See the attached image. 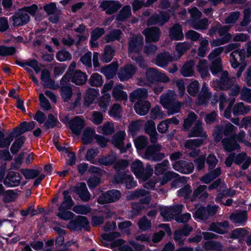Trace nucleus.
<instances>
[{
  "mask_svg": "<svg viewBox=\"0 0 251 251\" xmlns=\"http://www.w3.org/2000/svg\"><path fill=\"white\" fill-rule=\"evenodd\" d=\"M204 247L206 251H210L211 250L220 251L222 248L220 243L213 241H209L205 243Z\"/></svg>",
  "mask_w": 251,
  "mask_h": 251,
  "instance_id": "58",
  "label": "nucleus"
},
{
  "mask_svg": "<svg viewBox=\"0 0 251 251\" xmlns=\"http://www.w3.org/2000/svg\"><path fill=\"white\" fill-rule=\"evenodd\" d=\"M197 69L201 74V77H204L208 74L207 61L204 59H201L199 61L197 66Z\"/></svg>",
  "mask_w": 251,
  "mask_h": 251,
  "instance_id": "50",
  "label": "nucleus"
},
{
  "mask_svg": "<svg viewBox=\"0 0 251 251\" xmlns=\"http://www.w3.org/2000/svg\"><path fill=\"white\" fill-rule=\"evenodd\" d=\"M24 142V138L20 137L17 139L11 147V151L13 153H16L22 147Z\"/></svg>",
  "mask_w": 251,
  "mask_h": 251,
  "instance_id": "62",
  "label": "nucleus"
},
{
  "mask_svg": "<svg viewBox=\"0 0 251 251\" xmlns=\"http://www.w3.org/2000/svg\"><path fill=\"white\" fill-rule=\"evenodd\" d=\"M113 182L114 183H123L125 184L126 188L128 189L135 187L136 186V182L133 178L129 174H119L114 178Z\"/></svg>",
  "mask_w": 251,
  "mask_h": 251,
  "instance_id": "10",
  "label": "nucleus"
},
{
  "mask_svg": "<svg viewBox=\"0 0 251 251\" xmlns=\"http://www.w3.org/2000/svg\"><path fill=\"white\" fill-rule=\"evenodd\" d=\"M230 219L234 223L242 225L246 221V212L243 211L240 213L233 214L230 216Z\"/></svg>",
  "mask_w": 251,
  "mask_h": 251,
  "instance_id": "39",
  "label": "nucleus"
},
{
  "mask_svg": "<svg viewBox=\"0 0 251 251\" xmlns=\"http://www.w3.org/2000/svg\"><path fill=\"white\" fill-rule=\"evenodd\" d=\"M131 168L140 181H146L152 174L151 167L148 166L144 168L142 162L139 160L132 163Z\"/></svg>",
  "mask_w": 251,
  "mask_h": 251,
  "instance_id": "4",
  "label": "nucleus"
},
{
  "mask_svg": "<svg viewBox=\"0 0 251 251\" xmlns=\"http://www.w3.org/2000/svg\"><path fill=\"white\" fill-rule=\"evenodd\" d=\"M222 142L225 150L228 151L237 149L239 148V145L235 141V137H232L230 139H224Z\"/></svg>",
  "mask_w": 251,
  "mask_h": 251,
  "instance_id": "35",
  "label": "nucleus"
},
{
  "mask_svg": "<svg viewBox=\"0 0 251 251\" xmlns=\"http://www.w3.org/2000/svg\"><path fill=\"white\" fill-rule=\"evenodd\" d=\"M170 36L175 40H181L183 37L182 29L179 25H175L170 31Z\"/></svg>",
  "mask_w": 251,
  "mask_h": 251,
  "instance_id": "32",
  "label": "nucleus"
},
{
  "mask_svg": "<svg viewBox=\"0 0 251 251\" xmlns=\"http://www.w3.org/2000/svg\"><path fill=\"white\" fill-rule=\"evenodd\" d=\"M61 95L65 101L69 100L72 95L71 87L68 86L62 87L61 89Z\"/></svg>",
  "mask_w": 251,
  "mask_h": 251,
  "instance_id": "63",
  "label": "nucleus"
},
{
  "mask_svg": "<svg viewBox=\"0 0 251 251\" xmlns=\"http://www.w3.org/2000/svg\"><path fill=\"white\" fill-rule=\"evenodd\" d=\"M121 107L117 104H114L109 112L110 116L114 117L115 119H119L121 117Z\"/></svg>",
  "mask_w": 251,
  "mask_h": 251,
  "instance_id": "64",
  "label": "nucleus"
},
{
  "mask_svg": "<svg viewBox=\"0 0 251 251\" xmlns=\"http://www.w3.org/2000/svg\"><path fill=\"white\" fill-rule=\"evenodd\" d=\"M161 149V146L159 145L150 146L145 152V157L153 161H158L162 159L164 157V155L158 152Z\"/></svg>",
  "mask_w": 251,
  "mask_h": 251,
  "instance_id": "9",
  "label": "nucleus"
},
{
  "mask_svg": "<svg viewBox=\"0 0 251 251\" xmlns=\"http://www.w3.org/2000/svg\"><path fill=\"white\" fill-rule=\"evenodd\" d=\"M35 125V122L33 121L29 123H23L18 128L15 129L14 132L18 134H23L34 128Z\"/></svg>",
  "mask_w": 251,
  "mask_h": 251,
  "instance_id": "37",
  "label": "nucleus"
},
{
  "mask_svg": "<svg viewBox=\"0 0 251 251\" xmlns=\"http://www.w3.org/2000/svg\"><path fill=\"white\" fill-rule=\"evenodd\" d=\"M100 7L106 11V13L110 14L114 13L120 8L118 2L114 1H103L100 4Z\"/></svg>",
  "mask_w": 251,
  "mask_h": 251,
  "instance_id": "21",
  "label": "nucleus"
},
{
  "mask_svg": "<svg viewBox=\"0 0 251 251\" xmlns=\"http://www.w3.org/2000/svg\"><path fill=\"white\" fill-rule=\"evenodd\" d=\"M178 175L172 172H168L166 173L160 181V185H163L173 178H176L172 183V186H175L180 182L177 179Z\"/></svg>",
  "mask_w": 251,
  "mask_h": 251,
  "instance_id": "27",
  "label": "nucleus"
},
{
  "mask_svg": "<svg viewBox=\"0 0 251 251\" xmlns=\"http://www.w3.org/2000/svg\"><path fill=\"white\" fill-rule=\"evenodd\" d=\"M234 157V155L233 154H230L226 158L225 163L227 167L230 166L233 161L238 164L244 162L242 168L243 169L245 170L249 167L251 162V158L249 157H247L245 153L238 154L235 159Z\"/></svg>",
  "mask_w": 251,
  "mask_h": 251,
  "instance_id": "8",
  "label": "nucleus"
},
{
  "mask_svg": "<svg viewBox=\"0 0 251 251\" xmlns=\"http://www.w3.org/2000/svg\"><path fill=\"white\" fill-rule=\"evenodd\" d=\"M247 56H251V41L248 42L247 44ZM245 50H236L232 52L230 55L229 61L231 66L233 68H237L240 62L243 60L246 57Z\"/></svg>",
  "mask_w": 251,
  "mask_h": 251,
  "instance_id": "6",
  "label": "nucleus"
},
{
  "mask_svg": "<svg viewBox=\"0 0 251 251\" xmlns=\"http://www.w3.org/2000/svg\"><path fill=\"white\" fill-rule=\"evenodd\" d=\"M227 76L228 74L227 72H223L220 79V81H214L213 84V87L217 90L226 89H228L229 87H231L230 92V95L232 96H236L239 93L240 88L237 85H233L230 86L231 80L228 79Z\"/></svg>",
  "mask_w": 251,
  "mask_h": 251,
  "instance_id": "5",
  "label": "nucleus"
},
{
  "mask_svg": "<svg viewBox=\"0 0 251 251\" xmlns=\"http://www.w3.org/2000/svg\"><path fill=\"white\" fill-rule=\"evenodd\" d=\"M143 44V38L135 37L129 44V54L133 60L137 61L139 66L144 68L147 64L141 58L139 57L138 52L141 50Z\"/></svg>",
  "mask_w": 251,
  "mask_h": 251,
  "instance_id": "3",
  "label": "nucleus"
},
{
  "mask_svg": "<svg viewBox=\"0 0 251 251\" xmlns=\"http://www.w3.org/2000/svg\"><path fill=\"white\" fill-rule=\"evenodd\" d=\"M113 97L117 100H124L127 99V95L123 91L122 86L118 85L113 89Z\"/></svg>",
  "mask_w": 251,
  "mask_h": 251,
  "instance_id": "41",
  "label": "nucleus"
},
{
  "mask_svg": "<svg viewBox=\"0 0 251 251\" xmlns=\"http://www.w3.org/2000/svg\"><path fill=\"white\" fill-rule=\"evenodd\" d=\"M205 136V133L203 132L201 127V123L200 121H198L196 124L195 126L193 128L189 134V137H196L201 136L204 137Z\"/></svg>",
  "mask_w": 251,
  "mask_h": 251,
  "instance_id": "42",
  "label": "nucleus"
},
{
  "mask_svg": "<svg viewBox=\"0 0 251 251\" xmlns=\"http://www.w3.org/2000/svg\"><path fill=\"white\" fill-rule=\"evenodd\" d=\"M202 143V140L200 139L187 140L185 144L187 153L192 157L197 156L199 153V151L196 148L201 146Z\"/></svg>",
  "mask_w": 251,
  "mask_h": 251,
  "instance_id": "15",
  "label": "nucleus"
},
{
  "mask_svg": "<svg viewBox=\"0 0 251 251\" xmlns=\"http://www.w3.org/2000/svg\"><path fill=\"white\" fill-rule=\"evenodd\" d=\"M174 92L170 91V94L163 95L161 96L160 102L164 107L168 110L169 115H172L178 112L180 110V104L179 102H173L171 100L170 95H173Z\"/></svg>",
  "mask_w": 251,
  "mask_h": 251,
  "instance_id": "7",
  "label": "nucleus"
},
{
  "mask_svg": "<svg viewBox=\"0 0 251 251\" xmlns=\"http://www.w3.org/2000/svg\"><path fill=\"white\" fill-rule=\"evenodd\" d=\"M13 133H10L9 136L5 137L4 134L0 131V148H8L13 140Z\"/></svg>",
  "mask_w": 251,
  "mask_h": 251,
  "instance_id": "44",
  "label": "nucleus"
},
{
  "mask_svg": "<svg viewBox=\"0 0 251 251\" xmlns=\"http://www.w3.org/2000/svg\"><path fill=\"white\" fill-rule=\"evenodd\" d=\"M228 223L225 221L223 223H213L210 226V229L213 231L220 234H223L226 232L228 229Z\"/></svg>",
  "mask_w": 251,
  "mask_h": 251,
  "instance_id": "33",
  "label": "nucleus"
},
{
  "mask_svg": "<svg viewBox=\"0 0 251 251\" xmlns=\"http://www.w3.org/2000/svg\"><path fill=\"white\" fill-rule=\"evenodd\" d=\"M136 71L135 67L132 65H127L121 69L118 74V77L121 81L128 79Z\"/></svg>",
  "mask_w": 251,
  "mask_h": 251,
  "instance_id": "17",
  "label": "nucleus"
},
{
  "mask_svg": "<svg viewBox=\"0 0 251 251\" xmlns=\"http://www.w3.org/2000/svg\"><path fill=\"white\" fill-rule=\"evenodd\" d=\"M68 191H64L63 192L64 201L59 206L60 209L61 208L70 209L74 205L73 201L70 195H69Z\"/></svg>",
  "mask_w": 251,
  "mask_h": 251,
  "instance_id": "38",
  "label": "nucleus"
},
{
  "mask_svg": "<svg viewBox=\"0 0 251 251\" xmlns=\"http://www.w3.org/2000/svg\"><path fill=\"white\" fill-rule=\"evenodd\" d=\"M121 197L119 191L112 190L107 191L105 194H102L98 199V201L100 203L112 202L117 201Z\"/></svg>",
  "mask_w": 251,
  "mask_h": 251,
  "instance_id": "12",
  "label": "nucleus"
},
{
  "mask_svg": "<svg viewBox=\"0 0 251 251\" xmlns=\"http://www.w3.org/2000/svg\"><path fill=\"white\" fill-rule=\"evenodd\" d=\"M76 193L82 201H86L90 199V194L89 193L86 184L84 183H80L77 184Z\"/></svg>",
  "mask_w": 251,
  "mask_h": 251,
  "instance_id": "23",
  "label": "nucleus"
},
{
  "mask_svg": "<svg viewBox=\"0 0 251 251\" xmlns=\"http://www.w3.org/2000/svg\"><path fill=\"white\" fill-rule=\"evenodd\" d=\"M147 91L144 88H140L133 92L130 96L131 101L138 100L139 101L134 105V109L137 114L144 116L148 112L151 106L150 102L148 101H142L141 99H144L147 96Z\"/></svg>",
  "mask_w": 251,
  "mask_h": 251,
  "instance_id": "1",
  "label": "nucleus"
},
{
  "mask_svg": "<svg viewBox=\"0 0 251 251\" xmlns=\"http://www.w3.org/2000/svg\"><path fill=\"white\" fill-rule=\"evenodd\" d=\"M210 95L208 93V87L204 84L202 86L200 96L199 97V104H206L209 100Z\"/></svg>",
  "mask_w": 251,
  "mask_h": 251,
  "instance_id": "43",
  "label": "nucleus"
},
{
  "mask_svg": "<svg viewBox=\"0 0 251 251\" xmlns=\"http://www.w3.org/2000/svg\"><path fill=\"white\" fill-rule=\"evenodd\" d=\"M87 79L86 74L79 71H76L72 78V81L77 85H81L85 83Z\"/></svg>",
  "mask_w": 251,
  "mask_h": 251,
  "instance_id": "36",
  "label": "nucleus"
},
{
  "mask_svg": "<svg viewBox=\"0 0 251 251\" xmlns=\"http://www.w3.org/2000/svg\"><path fill=\"white\" fill-rule=\"evenodd\" d=\"M141 196H145V197L144 199L141 200L140 204H147L150 202L151 198L147 195V192L144 190H139L131 192L130 195L128 196L129 199H135Z\"/></svg>",
  "mask_w": 251,
  "mask_h": 251,
  "instance_id": "25",
  "label": "nucleus"
},
{
  "mask_svg": "<svg viewBox=\"0 0 251 251\" xmlns=\"http://www.w3.org/2000/svg\"><path fill=\"white\" fill-rule=\"evenodd\" d=\"M84 126V121L79 117H75L71 121L70 126L72 132L74 134L78 135Z\"/></svg>",
  "mask_w": 251,
  "mask_h": 251,
  "instance_id": "22",
  "label": "nucleus"
},
{
  "mask_svg": "<svg viewBox=\"0 0 251 251\" xmlns=\"http://www.w3.org/2000/svg\"><path fill=\"white\" fill-rule=\"evenodd\" d=\"M194 64L193 61H190L184 64L181 70V74L185 77L192 76L194 74L193 67Z\"/></svg>",
  "mask_w": 251,
  "mask_h": 251,
  "instance_id": "40",
  "label": "nucleus"
},
{
  "mask_svg": "<svg viewBox=\"0 0 251 251\" xmlns=\"http://www.w3.org/2000/svg\"><path fill=\"white\" fill-rule=\"evenodd\" d=\"M89 83L94 86H101L103 83L101 76L98 74H93L89 79Z\"/></svg>",
  "mask_w": 251,
  "mask_h": 251,
  "instance_id": "54",
  "label": "nucleus"
},
{
  "mask_svg": "<svg viewBox=\"0 0 251 251\" xmlns=\"http://www.w3.org/2000/svg\"><path fill=\"white\" fill-rule=\"evenodd\" d=\"M210 70L214 75L222 71L221 60L220 58H217L212 62Z\"/></svg>",
  "mask_w": 251,
  "mask_h": 251,
  "instance_id": "59",
  "label": "nucleus"
},
{
  "mask_svg": "<svg viewBox=\"0 0 251 251\" xmlns=\"http://www.w3.org/2000/svg\"><path fill=\"white\" fill-rule=\"evenodd\" d=\"M175 170L183 174H190L194 169L192 163H186L183 161L176 162L173 164Z\"/></svg>",
  "mask_w": 251,
  "mask_h": 251,
  "instance_id": "18",
  "label": "nucleus"
},
{
  "mask_svg": "<svg viewBox=\"0 0 251 251\" xmlns=\"http://www.w3.org/2000/svg\"><path fill=\"white\" fill-rule=\"evenodd\" d=\"M192 231V228L188 226H185L183 229L179 231H176L175 232V240L179 244H181L184 239V238L188 236Z\"/></svg>",
  "mask_w": 251,
  "mask_h": 251,
  "instance_id": "30",
  "label": "nucleus"
},
{
  "mask_svg": "<svg viewBox=\"0 0 251 251\" xmlns=\"http://www.w3.org/2000/svg\"><path fill=\"white\" fill-rule=\"evenodd\" d=\"M131 9L129 6H125L117 17L118 21H124L131 15Z\"/></svg>",
  "mask_w": 251,
  "mask_h": 251,
  "instance_id": "56",
  "label": "nucleus"
},
{
  "mask_svg": "<svg viewBox=\"0 0 251 251\" xmlns=\"http://www.w3.org/2000/svg\"><path fill=\"white\" fill-rule=\"evenodd\" d=\"M114 50L110 46H106L104 49V51L103 55L101 57V60L103 62H109L114 56Z\"/></svg>",
  "mask_w": 251,
  "mask_h": 251,
  "instance_id": "46",
  "label": "nucleus"
},
{
  "mask_svg": "<svg viewBox=\"0 0 251 251\" xmlns=\"http://www.w3.org/2000/svg\"><path fill=\"white\" fill-rule=\"evenodd\" d=\"M56 57L59 61L63 62L70 60L72 56L69 52L65 50H62L57 52Z\"/></svg>",
  "mask_w": 251,
  "mask_h": 251,
  "instance_id": "53",
  "label": "nucleus"
},
{
  "mask_svg": "<svg viewBox=\"0 0 251 251\" xmlns=\"http://www.w3.org/2000/svg\"><path fill=\"white\" fill-rule=\"evenodd\" d=\"M188 92L192 96L195 95L199 90V84L197 80H192L189 84L188 87Z\"/></svg>",
  "mask_w": 251,
  "mask_h": 251,
  "instance_id": "57",
  "label": "nucleus"
},
{
  "mask_svg": "<svg viewBox=\"0 0 251 251\" xmlns=\"http://www.w3.org/2000/svg\"><path fill=\"white\" fill-rule=\"evenodd\" d=\"M175 58L174 57H171L168 53L161 54L157 57L155 63L159 66L164 67L166 66L169 62L176 60Z\"/></svg>",
  "mask_w": 251,
  "mask_h": 251,
  "instance_id": "24",
  "label": "nucleus"
},
{
  "mask_svg": "<svg viewBox=\"0 0 251 251\" xmlns=\"http://www.w3.org/2000/svg\"><path fill=\"white\" fill-rule=\"evenodd\" d=\"M22 173L26 178L32 179L36 177L40 174V172L37 170H22Z\"/></svg>",
  "mask_w": 251,
  "mask_h": 251,
  "instance_id": "60",
  "label": "nucleus"
},
{
  "mask_svg": "<svg viewBox=\"0 0 251 251\" xmlns=\"http://www.w3.org/2000/svg\"><path fill=\"white\" fill-rule=\"evenodd\" d=\"M114 130L113 124L111 123H105L102 126H100L98 128V132L104 134H110L112 133Z\"/></svg>",
  "mask_w": 251,
  "mask_h": 251,
  "instance_id": "51",
  "label": "nucleus"
},
{
  "mask_svg": "<svg viewBox=\"0 0 251 251\" xmlns=\"http://www.w3.org/2000/svg\"><path fill=\"white\" fill-rule=\"evenodd\" d=\"M117 68L118 64L114 62L102 68L101 72L107 78H111L115 75Z\"/></svg>",
  "mask_w": 251,
  "mask_h": 251,
  "instance_id": "26",
  "label": "nucleus"
},
{
  "mask_svg": "<svg viewBox=\"0 0 251 251\" xmlns=\"http://www.w3.org/2000/svg\"><path fill=\"white\" fill-rule=\"evenodd\" d=\"M228 30V28L227 26H224L220 28L219 30V34L222 38L220 39L214 40L211 43L212 46H218L228 42L231 38V35L227 32Z\"/></svg>",
  "mask_w": 251,
  "mask_h": 251,
  "instance_id": "16",
  "label": "nucleus"
},
{
  "mask_svg": "<svg viewBox=\"0 0 251 251\" xmlns=\"http://www.w3.org/2000/svg\"><path fill=\"white\" fill-rule=\"evenodd\" d=\"M145 130L151 137V141L155 143L157 141V132L155 129V123L152 121H148L145 126Z\"/></svg>",
  "mask_w": 251,
  "mask_h": 251,
  "instance_id": "28",
  "label": "nucleus"
},
{
  "mask_svg": "<svg viewBox=\"0 0 251 251\" xmlns=\"http://www.w3.org/2000/svg\"><path fill=\"white\" fill-rule=\"evenodd\" d=\"M167 207H161L160 208V214L165 221H169L173 215L174 209Z\"/></svg>",
  "mask_w": 251,
  "mask_h": 251,
  "instance_id": "52",
  "label": "nucleus"
},
{
  "mask_svg": "<svg viewBox=\"0 0 251 251\" xmlns=\"http://www.w3.org/2000/svg\"><path fill=\"white\" fill-rule=\"evenodd\" d=\"M16 51L14 47H6L1 46L0 47V56H5L8 55H11L13 54Z\"/></svg>",
  "mask_w": 251,
  "mask_h": 251,
  "instance_id": "61",
  "label": "nucleus"
},
{
  "mask_svg": "<svg viewBox=\"0 0 251 251\" xmlns=\"http://www.w3.org/2000/svg\"><path fill=\"white\" fill-rule=\"evenodd\" d=\"M41 79L43 85L46 88H52L53 81L50 77V73L47 70H44L41 72Z\"/></svg>",
  "mask_w": 251,
  "mask_h": 251,
  "instance_id": "29",
  "label": "nucleus"
},
{
  "mask_svg": "<svg viewBox=\"0 0 251 251\" xmlns=\"http://www.w3.org/2000/svg\"><path fill=\"white\" fill-rule=\"evenodd\" d=\"M221 174L220 168H217L213 172L208 174L206 175L203 176L201 178V180L205 183H210L213 179L216 178Z\"/></svg>",
  "mask_w": 251,
  "mask_h": 251,
  "instance_id": "48",
  "label": "nucleus"
},
{
  "mask_svg": "<svg viewBox=\"0 0 251 251\" xmlns=\"http://www.w3.org/2000/svg\"><path fill=\"white\" fill-rule=\"evenodd\" d=\"M37 10L36 5L25 7L19 10L12 17L13 25L14 26H22L26 24L29 21V16L34 15Z\"/></svg>",
  "mask_w": 251,
  "mask_h": 251,
  "instance_id": "2",
  "label": "nucleus"
},
{
  "mask_svg": "<svg viewBox=\"0 0 251 251\" xmlns=\"http://www.w3.org/2000/svg\"><path fill=\"white\" fill-rule=\"evenodd\" d=\"M158 71L153 68H149L148 69L146 73V78L148 82L144 83L142 81L139 82L140 85L150 84L156 82V78L157 75Z\"/></svg>",
  "mask_w": 251,
  "mask_h": 251,
  "instance_id": "31",
  "label": "nucleus"
},
{
  "mask_svg": "<svg viewBox=\"0 0 251 251\" xmlns=\"http://www.w3.org/2000/svg\"><path fill=\"white\" fill-rule=\"evenodd\" d=\"M250 109L249 106H245L243 102H240L236 104L234 107L233 112L235 115L244 114L250 111Z\"/></svg>",
  "mask_w": 251,
  "mask_h": 251,
  "instance_id": "49",
  "label": "nucleus"
},
{
  "mask_svg": "<svg viewBox=\"0 0 251 251\" xmlns=\"http://www.w3.org/2000/svg\"><path fill=\"white\" fill-rule=\"evenodd\" d=\"M143 33L146 37L147 42H156L159 40L160 32L157 27L146 29Z\"/></svg>",
  "mask_w": 251,
  "mask_h": 251,
  "instance_id": "20",
  "label": "nucleus"
},
{
  "mask_svg": "<svg viewBox=\"0 0 251 251\" xmlns=\"http://www.w3.org/2000/svg\"><path fill=\"white\" fill-rule=\"evenodd\" d=\"M113 85V81H111L109 83L105 84L102 89V93L103 96L100 101V106L101 110L105 112L109 105V102L110 100V96L107 94V92L111 90Z\"/></svg>",
  "mask_w": 251,
  "mask_h": 251,
  "instance_id": "11",
  "label": "nucleus"
},
{
  "mask_svg": "<svg viewBox=\"0 0 251 251\" xmlns=\"http://www.w3.org/2000/svg\"><path fill=\"white\" fill-rule=\"evenodd\" d=\"M126 136L125 131H120L117 133L114 137L112 143L115 146L120 150L121 152H126L127 150L131 147L130 143H127L126 146V149L123 146V140Z\"/></svg>",
  "mask_w": 251,
  "mask_h": 251,
  "instance_id": "14",
  "label": "nucleus"
},
{
  "mask_svg": "<svg viewBox=\"0 0 251 251\" xmlns=\"http://www.w3.org/2000/svg\"><path fill=\"white\" fill-rule=\"evenodd\" d=\"M206 188L205 185H201L194 191L193 197L194 198H199L201 200L205 199L207 196V194L204 192Z\"/></svg>",
  "mask_w": 251,
  "mask_h": 251,
  "instance_id": "55",
  "label": "nucleus"
},
{
  "mask_svg": "<svg viewBox=\"0 0 251 251\" xmlns=\"http://www.w3.org/2000/svg\"><path fill=\"white\" fill-rule=\"evenodd\" d=\"M170 11H163L159 15L152 16L148 21V25L158 24L162 25L167 22L170 18Z\"/></svg>",
  "mask_w": 251,
  "mask_h": 251,
  "instance_id": "13",
  "label": "nucleus"
},
{
  "mask_svg": "<svg viewBox=\"0 0 251 251\" xmlns=\"http://www.w3.org/2000/svg\"><path fill=\"white\" fill-rule=\"evenodd\" d=\"M76 224L80 227L86 228L88 225L89 222L85 217L79 216L76 221H71L68 225V226L71 229H75L76 228Z\"/></svg>",
  "mask_w": 251,
  "mask_h": 251,
  "instance_id": "34",
  "label": "nucleus"
},
{
  "mask_svg": "<svg viewBox=\"0 0 251 251\" xmlns=\"http://www.w3.org/2000/svg\"><path fill=\"white\" fill-rule=\"evenodd\" d=\"M21 177L18 173L10 172L4 180L5 185L9 187L18 186L21 181Z\"/></svg>",
  "mask_w": 251,
  "mask_h": 251,
  "instance_id": "19",
  "label": "nucleus"
},
{
  "mask_svg": "<svg viewBox=\"0 0 251 251\" xmlns=\"http://www.w3.org/2000/svg\"><path fill=\"white\" fill-rule=\"evenodd\" d=\"M95 134V130L92 128H86L83 133L82 138L83 142L85 144L90 143L93 140Z\"/></svg>",
  "mask_w": 251,
  "mask_h": 251,
  "instance_id": "45",
  "label": "nucleus"
},
{
  "mask_svg": "<svg viewBox=\"0 0 251 251\" xmlns=\"http://www.w3.org/2000/svg\"><path fill=\"white\" fill-rule=\"evenodd\" d=\"M191 47V45L186 42L178 43L176 45V51L177 53V56H175L176 60L178 59L183 53Z\"/></svg>",
  "mask_w": 251,
  "mask_h": 251,
  "instance_id": "47",
  "label": "nucleus"
}]
</instances>
